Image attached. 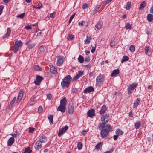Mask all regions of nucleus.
I'll return each instance as SVG.
<instances>
[{"label":"nucleus","instance_id":"1","mask_svg":"<svg viewBox=\"0 0 153 153\" xmlns=\"http://www.w3.org/2000/svg\"><path fill=\"white\" fill-rule=\"evenodd\" d=\"M98 128L99 129H102L100 134L102 138L106 137L108 134L109 132L112 131V127L109 124H107L106 126H102L101 124H99Z\"/></svg>","mask_w":153,"mask_h":153},{"label":"nucleus","instance_id":"2","mask_svg":"<svg viewBox=\"0 0 153 153\" xmlns=\"http://www.w3.org/2000/svg\"><path fill=\"white\" fill-rule=\"evenodd\" d=\"M72 78L70 75H68L62 79L61 82V86L62 88H68L71 83Z\"/></svg>","mask_w":153,"mask_h":153},{"label":"nucleus","instance_id":"3","mask_svg":"<svg viewBox=\"0 0 153 153\" xmlns=\"http://www.w3.org/2000/svg\"><path fill=\"white\" fill-rule=\"evenodd\" d=\"M22 45V43L21 40L15 41L13 49V52L14 53H16L18 51L19 48L21 47Z\"/></svg>","mask_w":153,"mask_h":153},{"label":"nucleus","instance_id":"4","mask_svg":"<svg viewBox=\"0 0 153 153\" xmlns=\"http://www.w3.org/2000/svg\"><path fill=\"white\" fill-rule=\"evenodd\" d=\"M105 80L104 77L103 75L99 74L96 78V83L97 85L100 86L104 83Z\"/></svg>","mask_w":153,"mask_h":153},{"label":"nucleus","instance_id":"5","mask_svg":"<svg viewBox=\"0 0 153 153\" xmlns=\"http://www.w3.org/2000/svg\"><path fill=\"white\" fill-rule=\"evenodd\" d=\"M109 116L108 114H106L103 115L101 117V121L102 123H100L99 124H101L102 126H106V124L109 121Z\"/></svg>","mask_w":153,"mask_h":153},{"label":"nucleus","instance_id":"6","mask_svg":"<svg viewBox=\"0 0 153 153\" xmlns=\"http://www.w3.org/2000/svg\"><path fill=\"white\" fill-rule=\"evenodd\" d=\"M137 85L138 83H134L130 84L128 87V94H131L132 93L133 91Z\"/></svg>","mask_w":153,"mask_h":153},{"label":"nucleus","instance_id":"7","mask_svg":"<svg viewBox=\"0 0 153 153\" xmlns=\"http://www.w3.org/2000/svg\"><path fill=\"white\" fill-rule=\"evenodd\" d=\"M25 44L27 46L29 50L33 48L36 45L35 43L32 42L31 40H29L26 42Z\"/></svg>","mask_w":153,"mask_h":153},{"label":"nucleus","instance_id":"8","mask_svg":"<svg viewBox=\"0 0 153 153\" xmlns=\"http://www.w3.org/2000/svg\"><path fill=\"white\" fill-rule=\"evenodd\" d=\"M74 110V105L73 103H70L68 107V113L72 114H73Z\"/></svg>","mask_w":153,"mask_h":153},{"label":"nucleus","instance_id":"9","mask_svg":"<svg viewBox=\"0 0 153 153\" xmlns=\"http://www.w3.org/2000/svg\"><path fill=\"white\" fill-rule=\"evenodd\" d=\"M43 80V78L42 76L37 75L36 76V80H35L34 83L36 85H39L41 81Z\"/></svg>","mask_w":153,"mask_h":153},{"label":"nucleus","instance_id":"10","mask_svg":"<svg viewBox=\"0 0 153 153\" xmlns=\"http://www.w3.org/2000/svg\"><path fill=\"white\" fill-rule=\"evenodd\" d=\"M64 58L63 56H61L58 57L56 64L58 66H60L63 63Z\"/></svg>","mask_w":153,"mask_h":153},{"label":"nucleus","instance_id":"11","mask_svg":"<svg viewBox=\"0 0 153 153\" xmlns=\"http://www.w3.org/2000/svg\"><path fill=\"white\" fill-rule=\"evenodd\" d=\"M83 74V71H79L77 74L74 77L73 81H75L77 80L80 76H82Z\"/></svg>","mask_w":153,"mask_h":153},{"label":"nucleus","instance_id":"12","mask_svg":"<svg viewBox=\"0 0 153 153\" xmlns=\"http://www.w3.org/2000/svg\"><path fill=\"white\" fill-rule=\"evenodd\" d=\"M88 116L90 117H92L95 115V110L94 109H91L89 110L87 112Z\"/></svg>","mask_w":153,"mask_h":153},{"label":"nucleus","instance_id":"13","mask_svg":"<svg viewBox=\"0 0 153 153\" xmlns=\"http://www.w3.org/2000/svg\"><path fill=\"white\" fill-rule=\"evenodd\" d=\"M24 91L23 90H21L19 92L17 100V102H19L22 99Z\"/></svg>","mask_w":153,"mask_h":153},{"label":"nucleus","instance_id":"14","mask_svg":"<svg viewBox=\"0 0 153 153\" xmlns=\"http://www.w3.org/2000/svg\"><path fill=\"white\" fill-rule=\"evenodd\" d=\"M42 144L40 141H37L34 145L35 149L36 150H38L41 149L42 147Z\"/></svg>","mask_w":153,"mask_h":153},{"label":"nucleus","instance_id":"15","mask_svg":"<svg viewBox=\"0 0 153 153\" xmlns=\"http://www.w3.org/2000/svg\"><path fill=\"white\" fill-rule=\"evenodd\" d=\"M50 71L53 74H57V71L55 67L53 65L50 66Z\"/></svg>","mask_w":153,"mask_h":153},{"label":"nucleus","instance_id":"16","mask_svg":"<svg viewBox=\"0 0 153 153\" xmlns=\"http://www.w3.org/2000/svg\"><path fill=\"white\" fill-rule=\"evenodd\" d=\"M94 91V88L91 86H90L86 88L84 91V93H90L93 91Z\"/></svg>","mask_w":153,"mask_h":153},{"label":"nucleus","instance_id":"17","mask_svg":"<svg viewBox=\"0 0 153 153\" xmlns=\"http://www.w3.org/2000/svg\"><path fill=\"white\" fill-rule=\"evenodd\" d=\"M66 110V106L60 105L57 109V111H59L62 113L65 112Z\"/></svg>","mask_w":153,"mask_h":153},{"label":"nucleus","instance_id":"18","mask_svg":"<svg viewBox=\"0 0 153 153\" xmlns=\"http://www.w3.org/2000/svg\"><path fill=\"white\" fill-rule=\"evenodd\" d=\"M15 141V140L13 137L10 138L7 141V144L8 146H11L12 145Z\"/></svg>","mask_w":153,"mask_h":153},{"label":"nucleus","instance_id":"19","mask_svg":"<svg viewBox=\"0 0 153 153\" xmlns=\"http://www.w3.org/2000/svg\"><path fill=\"white\" fill-rule=\"evenodd\" d=\"M140 98L137 99L135 101L133 104V107L134 108H137L140 103Z\"/></svg>","mask_w":153,"mask_h":153},{"label":"nucleus","instance_id":"20","mask_svg":"<svg viewBox=\"0 0 153 153\" xmlns=\"http://www.w3.org/2000/svg\"><path fill=\"white\" fill-rule=\"evenodd\" d=\"M67 100L66 98L64 97L60 100V105L66 106V105L67 104Z\"/></svg>","mask_w":153,"mask_h":153},{"label":"nucleus","instance_id":"21","mask_svg":"<svg viewBox=\"0 0 153 153\" xmlns=\"http://www.w3.org/2000/svg\"><path fill=\"white\" fill-rule=\"evenodd\" d=\"M107 110V108L106 106L103 105L101 108L100 111H99L100 114H102L105 113Z\"/></svg>","mask_w":153,"mask_h":153},{"label":"nucleus","instance_id":"22","mask_svg":"<svg viewBox=\"0 0 153 153\" xmlns=\"http://www.w3.org/2000/svg\"><path fill=\"white\" fill-rule=\"evenodd\" d=\"M47 139L46 137L45 136H42L39 139V141H40L42 144V143H45L47 141Z\"/></svg>","mask_w":153,"mask_h":153},{"label":"nucleus","instance_id":"23","mask_svg":"<svg viewBox=\"0 0 153 153\" xmlns=\"http://www.w3.org/2000/svg\"><path fill=\"white\" fill-rule=\"evenodd\" d=\"M101 7V5H97L95 8V9L93 11V13L95 14L99 11V10Z\"/></svg>","mask_w":153,"mask_h":153},{"label":"nucleus","instance_id":"24","mask_svg":"<svg viewBox=\"0 0 153 153\" xmlns=\"http://www.w3.org/2000/svg\"><path fill=\"white\" fill-rule=\"evenodd\" d=\"M147 19L148 21L150 22L153 20V15L149 14L147 16Z\"/></svg>","mask_w":153,"mask_h":153},{"label":"nucleus","instance_id":"25","mask_svg":"<svg viewBox=\"0 0 153 153\" xmlns=\"http://www.w3.org/2000/svg\"><path fill=\"white\" fill-rule=\"evenodd\" d=\"M120 73L118 69H117L113 70L111 74L112 76H115L116 74H118Z\"/></svg>","mask_w":153,"mask_h":153},{"label":"nucleus","instance_id":"26","mask_svg":"<svg viewBox=\"0 0 153 153\" xmlns=\"http://www.w3.org/2000/svg\"><path fill=\"white\" fill-rule=\"evenodd\" d=\"M91 37L90 36H86V39L84 40V42L86 44H88L90 42V40Z\"/></svg>","mask_w":153,"mask_h":153},{"label":"nucleus","instance_id":"27","mask_svg":"<svg viewBox=\"0 0 153 153\" xmlns=\"http://www.w3.org/2000/svg\"><path fill=\"white\" fill-rule=\"evenodd\" d=\"M36 5V7L35 6H33V7L36 9H39L42 7V4L40 2L37 3Z\"/></svg>","mask_w":153,"mask_h":153},{"label":"nucleus","instance_id":"28","mask_svg":"<svg viewBox=\"0 0 153 153\" xmlns=\"http://www.w3.org/2000/svg\"><path fill=\"white\" fill-rule=\"evenodd\" d=\"M78 61L81 63L83 62L84 61V57L81 55H79V57L78 58Z\"/></svg>","mask_w":153,"mask_h":153},{"label":"nucleus","instance_id":"29","mask_svg":"<svg viewBox=\"0 0 153 153\" xmlns=\"http://www.w3.org/2000/svg\"><path fill=\"white\" fill-rule=\"evenodd\" d=\"M10 33H11L10 29L9 28H7V33H6L4 37V38H7L10 35Z\"/></svg>","mask_w":153,"mask_h":153},{"label":"nucleus","instance_id":"30","mask_svg":"<svg viewBox=\"0 0 153 153\" xmlns=\"http://www.w3.org/2000/svg\"><path fill=\"white\" fill-rule=\"evenodd\" d=\"M146 6V3L145 1H143L141 4H140V6L139 7V9L140 10H141Z\"/></svg>","mask_w":153,"mask_h":153},{"label":"nucleus","instance_id":"31","mask_svg":"<svg viewBox=\"0 0 153 153\" xmlns=\"http://www.w3.org/2000/svg\"><path fill=\"white\" fill-rule=\"evenodd\" d=\"M129 59V58L127 56H123L121 60V62L123 63L125 61H128Z\"/></svg>","mask_w":153,"mask_h":153},{"label":"nucleus","instance_id":"32","mask_svg":"<svg viewBox=\"0 0 153 153\" xmlns=\"http://www.w3.org/2000/svg\"><path fill=\"white\" fill-rule=\"evenodd\" d=\"M16 100V97H14L13 99L11 102L10 105H9V108H12V105L15 103Z\"/></svg>","mask_w":153,"mask_h":153},{"label":"nucleus","instance_id":"33","mask_svg":"<svg viewBox=\"0 0 153 153\" xmlns=\"http://www.w3.org/2000/svg\"><path fill=\"white\" fill-rule=\"evenodd\" d=\"M116 134L118 136L122 135L123 133L120 129H117L115 131Z\"/></svg>","mask_w":153,"mask_h":153},{"label":"nucleus","instance_id":"34","mask_svg":"<svg viewBox=\"0 0 153 153\" xmlns=\"http://www.w3.org/2000/svg\"><path fill=\"white\" fill-rule=\"evenodd\" d=\"M34 69L35 70L37 71H41L42 70V68L39 67L37 65H35L34 66Z\"/></svg>","mask_w":153,"mask_h":153},{"label":"nucleus","instance_id":"35","mask_svg":"<svg viewBox=\"0 0 153 153\" xmlns=\"http://www.w3.org/2000/svg\"><path fill=\"white\" fill-rule=\"evenodd\" d=\"M103 144V142H100L96 146H95V149H98L100 148V147H101Z\"/></svg>","mask_w":153,"mask_h":153},{"label":"nucleus","instance_id":"36","mask_svg":"<svg viewBox=\"0 0 153 153\" xmlns=\"http://www.w3.org/2000/svg\"><path fill=\"white\" fill-rule=\"evenodd\" d=\"M150 48L149 47L146 46L145 48V53L146 55H147L149 52L150 51Z\"/></svg>","mask_w":153,"mask_h":153},{"label":"nucleus","instance_id":"37","mask_svg":"<svg viewBox=\"0 0 153 153\" xmlns=\"http://www.w3.org/2000/svg\"><path fill=\"white\" fill-rule=\"evenodd\" d=\"M82 142H79L78 143L77 147L78 149L80 150L82 149Z\"/></svg>","mask_w":153,"mask_h":153},{"label":"nucleus","instance_id":"38","mask_svg":"<svg viewBox=\"0 0 153 153\" xmlns=\"http://www.w3.org/2000/svg\"><path fill=\"white\" fill-rule=\"evenodd\" d=\"M141 123L139 121L138 122H137L135 123V128L136 129H137L139 128L141 126Z\"/></svg>","mask_w":153,"mask_h":153},{"label":"nucleus","instance_id":"39","mask_svg":"<svg viewBox=\"0 0 153 153\" xmlns=\"http://www.w3.org/2000/svg\"><path fill=\"white\" fill-rule=\"evenodd\" d=\"M125 28L126 29H131V26L129 23H128L126 24L125 26Z\"/></svg>","mask_w":153,"mask_h":153},{"label":"nucleus","instance_id":"40","mask_svg":"<svg viewBox=\"0 0 153 153\" xmlns=\"http://www.w3.org/2000/svg\"><path fill=\"white\" fill-rule=\"evenodd\" d=\"M32 152V150H30V148L28 147L25 150L24 153H30Z\"/></svg>","mask_w":153,"mask_h":153},{"label":"nucleus","instance_id":"41","mask_svg":"<svg viewBox=\"0 0 153 153\" xmlns=\"http://www.w3.org/2000/svg\"><path fill=\"white\" fill-rule=\"evenodd\" d=\"M131 7V2H128L126 4L125 8L126 10H129Z\"/></svg>","mask_w":153,"mask_h":153},{"label":"nucleus","instance_id":"42","mask_svg":"<svg viewBox=\"0 0 153 153\" xmlns=\"http://www.w3.org/2000/svg\"><path fill=\"white\" fill-rule=\"evenodd\" d=\"M74 38V35L71 34H69L68 37V40H71Z\"/></svg>","mask_w":153,"mask_h":153},{"label":"nucleus","instance_id":"43","mask_svg":"<svg viewBox=\"0 0 153 153\" xmlns=\"http://www.w3.org/2000/svg\"><path fill=\"white\" fill-rule=\"evenodd\" d=\"M135 47L134 45H131L129 48V50L131 52H133L135 51Z\"/></svg>","mask_w":153,"mask_h":153},{"label":"nucleus","instance_id":"44","mask_svg":"<svg viewBox=\"0 0 153 153\" xmlns=\"http://www.w3.org/2000/svg\"><path fill=\"white\" fill-rule=\"evenodd\" d=\"M48 118L50 121V122L51 123L53 122V115H50L48 117Z\"/></svg>","mask_w":153,"mask_h":153},{"label":"nucleus","instance_id":"45","mask_svg":"<svg viewBox=\"0 0 153 153\" xmlns=\"http://www.w3.org/2000/svg\"><path fill=\"white\" fill-rule=\"evenodd\" d=\"M75 14H76L75 13H74L71 16V17H70V18L69 19V20L68 22L69 23H70L71 22L72 19L74 17V16H75Z\"/></svg>","mask_w":153,"mask_h":153},{"label":"nucleus","instance_id":"46","mask_svg":"<svg viewBox=\"0 0 153 153\" xmlns=\"http://www.w3.org/2000/svg\"><path fill=\"white\" fill-rule=\"evenodd\" d=\"M63 133H64V132L63 131V129H60L58 133V136H61Z\"/></svg>","mask_w":153,"mask_h":153},{"label":"nucleus","instance_id":"47","mask_svg":"<svg viewBox=\"0 0 153 153\" xmlns=\"http://www.w3.org/2000/svg\"><path fill=\"white\" fill-rule=\"evenodd\" d=\"M89 7V5L86 3H84L82 5V8L83 9H85L88 8Z\"/></svg>","mask_w":153,"mask_h":153},{"label":"nucleus","instance_id":"48","mask_svg":"<svg viewBox=\"0 0 153 153\" xmlns=\"http://www.w3.org/2000/svg\"><path fill=\"white\" fill-rule=\"evenodd\" d=\"M25 14V13H22L21 14L17 16V18H20L21 19H23L24 17Z\"/></svg>","mask_w":153,"mask_h":153},{"label":"nucleus","instance_id":"49","mask_svg":"<svg viewBox=\"0 0 153 153\" xmlns=\"http://www.w3.org/2000/svg\"><path fill=\"white\" fill-rule=\"evenodd\" d=\"M101 27V25L100 23H98L96 25V28L98 30H100Z\"/></svg>","mask_w":153,"mask_h":153},{"label":"nucleus","instance_id":"50","mask_svg":"<svg viewBox=\"0 0 153 153\" xmlns=\"http://www.w3.org/2000/svg\"><path fill=\"white\" fill-rule=\"evenodd\" d=\"M68 128V126H66L65 127H62L61 128L62 129H63V131L64 132H65L66 131Z\"/></svg>","mask_w":153,"mask_h":153},{"label":"nucleus","instance_id":"51","mask_svg":"<svg viewBox=\"0 0 153 153\" xmlns=\"http://www.w3.org/2000/svg\"><path fill=\"white\" fill-rule=\"evenodd\" d=\"M43 111V108L41 106H39L38 108V112L39 113H41Z\"/></svg>","mask_w":153,"mask_h":153},{"label":"nucleus","instance_id":"52","mask_svg":"<svg viewBox=\"0 0 153 153\" xmlns=\"http://www.w3.org/2000/svg\"><path fill=\"white\" fill-rule=\"evenodd\" d=\"M39 50L40 51L42 52H44V48L43 46H41L40 47Z\"/></svg>","mask_w":153,"mask_h":153},{"label":"nucleus","instance_id":"53","mask_svg":"<svg viewBox=\"0 0 153 153\" xmlns=\"http://www.w3.org/2000/svg\"><path fill=\"white\" fill-rule=\"evenodd\" d=\"M35 130V129L33 128L30 127L29 128V132L30 133H33Z\"/></svg>","mask_w":153,"mask_h":153},{"label":"nucleus","instance_id":"54","mask_svg":"<svg viewBox=\"0 0 153 153\" xmlns=\"http://www.w3.org/2000/svg\"><path fill=\"white\" fill-rule=\"evenodd\" d=\"M4 7L3 5H1L0 6V15L2 13Z\"/></svg>","mask_w":153,"mask_h":153},{"label":"nucleus","instance_id":"55","mask_svg":"<svg viewBox=\"0 0 153 153\" xmlns=\"http://www.w3.org/2000/svg\"><path fill=\"white\" fill-rule=\"evenodd\" d=\"M96 45L94 46H92V49L91 50V52L92 53H94L95 51Z\"/></svg>","mask_w":153,"mask_h":153},{"label":"nucleus","instance_id":"56","mask_svg":"<svg viewBox=\"0 0 153 153\" xmlns=\"http://www.w3.org/2000/svg\"><path fill=\"white\" fill-rule=\"evenodd\" d=\"M90 60V58L89 57H86L85 59V62H89Z\"/></svg>","mask_w":153,"mask_h":153},{"label":"nucleus","instance_id":"57","mask_svg":"<svg viewBox=\"0 0 153 153\" xmlns=\"http://www.w3.org/2000/svg\"><path fill=\"white\" fill-rule=\"evenodd\" d=\"M115 45V42L114 41H111L110 43V46L111 47H112L114 46Z\"/></svg>","mask_w":153,"mask_h":153},{"label":"nucleus","instance_id":"58","mask_svg":"<svg viewBox=\"0 0 153 153\" xmlns=\"http://www.w3.org/2000/svg\"><path fill=\"white\" fill-rule=\"evenodd\" d=\"M47 97L48 99L51 100L52 97L51 94L50 93L48 94L47 95Z\"/></svg>","mask_w":153,"mask_h":153},{"label":"nucleus","instance_id":"59","mask_svg":"<svg viewBox=\"0 0 153 153\" xmlns=\"http://www.w3.org/2000/svg\"><path fill=\"white\" fill-rule=\"evenodd\" d=\"M55 13V12H54L50 14V17L51 18H53L54 16V15Z\"/></svg>","mask_w":153,"mask_h":153},{"label":"nucleus","instance_id":"60","mask_svg":"<svg viewBox=\"0 0 153 153\" xmlns=\"http://www.w3.org/2000/svg\"><path fill=\"white\" fill-rule=\"evenodd\" d=\"M113 0H106L105 1V4H108L109 3H110L111 1Z\"/></svg>","mask_w":153,"mask_h":153},{"label":"nucleus","instance_id":"61","mask_svg":"<svg viewBox=\"0 0 153 153\" xmlns=\"http://www.w3.org/2000/svg\"><path fill=\"white\" fill-rule=\"evenodd\" d=\"M118 136L117 135H114V139L115 140H117V138Z\"/></svg>","mask_w":153,"mask_h":153},{"label":"nucleus","instance_id":"62","mask_svg":"<svg viewBox=\"0 0 153 153\" xmlns=\"http://www.w3.org/2000/svg\"><path fill=\"white\" fill-rule=\"evenodd\" d=\"M150 12L151 13L153 14V5L150 8Z\"/></svg>","mask_w":153,"mask_h":153},{"label":"nucleus","instance_id":"63","mask_svg":"<svg viewBox=\"0 0 153 153\" xmlns=\"http://www.w3.org/2000/svg\"><path fill=\"white\" fill-rule=\"evenodd\" d=\"M10 135L12 136L13 137V138L14 137H16L17 135L16 134H14V133L11 134H10Z\"/></svg>","mask_w":153,"mask_h":153},{"label":"nucleus","instance_id":"64","mask_svg":"<svg viewBox=\"0 0 153 153\" xmlns=\"http://www.w3.org/2000/svg\"><path fill=\"white\" fill-rule=\"evenodd\" d=\"M25 29H26L27 30H28L29 29H32V28L31 26H26L25 27Z\"/></svg>","mask_w":153,"mask_h":153}]
</instances>
